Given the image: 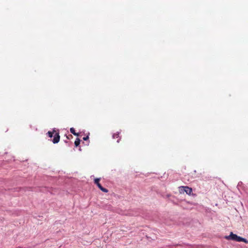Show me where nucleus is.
I'll use <instances>...</instances> for the list:
<instances>
[{"instance_id": "f257e3e1", "label": "nucleus", "mask_w": 248, "mask_h": 248, "mask_svg": "<svg viewBox=\"0 0 248 248\" xmlns=\"http://www.w3.org/2000/svg\"><path fill=\"white\" fill-rule=\"evenodd\" d=\"M47 134L48 137L50 138H52L54 135V138L52 140V141L54 143H57L59 141L60 136L59 135V132H57L56 131L53 130L52 132L48 131L47 132Z\"/></svg>"}, {"instance_id": "f03ea898", "label": "nucleus", "mask_w": 248, "mask_h": 248, "mask_svg": "<svg viewBox=\"0 0 248 248\" xmlns=\"http://www.w3.org/2000/svg\"><path fill=\"white\" fill-rule=\"evenodd\" d=\"M179 188L181 193H184L186 192L187 194L190 195L192 192V188L187 186H181Z\"/></svg>"}, {"instance_id": "7ed1b4c3", "label": "nucleus", "mask_w": 248, "mask_h": 248, "mask_svg": "<svg viewBox=\"0 0 248 248\" xmlns=\"http://www.w3.org/2000/svg\"><path fill=\"white\" fill-rule=\"evenodd\" d=\"M100 180V178H95L94 180V184H95L98 188L103 192L107 193L108 192V190L105 188H104L100 184L99 181Z\"/></svg>"}, {"instance_id": "20e7f679", "label": "nucleus", "mask_w": 248, "mask_h": 248, "mask_svg": "<svg viewBox=\"0 0 248 248\" xmlns=\"http://www.w3.org/2000/svg\"><path fill=\"white\" fill-rule=\"evenodd\" d=\"M233 240L237 242H244L247 244L248 243V241L246 239L238 236L235 234H233Z\"/></svg>"}, {"instance_id": "39448f33", "label": "nucleus", "mask_w": 248, "mask_h": 248, "mask_svg": "<svg viewBox=\"0 0 248 248\" xmlns=\"http://www.w3.org/2000/svg\"><path fill=\"white\" fill-rule=\"evenodd\" d=\"M70 132L72 133L73 135L77 136H79V134L76 132L75 130L73 127L71 128L70 129Z\"/></svg>"}, {"instance_id": "423d86ee", "label": "nucleus", "mask_w": 248, "mask_h": 248, "mask_svg": "<svg viewBox=\"0 0 248 248\" xmlns=\"http://www.w3.org/2000/svg\"><path fill=\"white\" fill-rule=\"evenodd\" d=\"M80 143V140L79 139L77 138L76 139L75 141V145L76 147L78 146Z\"/></svg>"}, {"instance_id": "0eeeda50", "label": "nucleus", "mask_w": 248, "mask_h": 248, "mask_svg": "<svg viewBox=\"0 0 248 248\" xmlns=\"http://www.w3.org/2000/svg\"><path fill=\"white\" fill-rule=\"evenodd\" d=\"M225 238L227 239H232V232H231L229 236H226Z\"/></svg>"}, {"instance_id": "6e6552de", "label": "nucleus", "mask_w": 248, "mask_h": 248, "mask_svg": "<svg viewBox=\"0 0 248 248\" xmlns=\"http://www.w3.org/2000/svg\"><path fill=\"white\" fill-rule=\"evenodd\" d=\"M119 133H115L113 134V139H117V138H119Z\"/></svg>"}, {"instance_id": "1a4fd4ad", "label": "nucleus", "mask_w": 248, "mask_h": 248, "mask_svg": "<svg viewBox=\"0 0 248 248\" xmlns=\"http://www.w3.org/2000/svg\"><path fill=\"white\" fill-rule=\"evenodd\" d=\"M88 139H89V136H86V137H83V140H88Z\"/></svg>"}, {"instance_id": "9d476101", "label": "nucleus", "mask_w": 248, "mask_h": 248, "mask_svg": "<svg viewBox=\"0 0 248 248\" xmlns=\"http://www.w3.org/2000/svg\"><path fill=\"white\" fill-rule=\"evenodd\" d=\"M73 137H72V135H69L68 136H67V138L68 139H70V138H72Z\"/></svg>"}, {"instance_id": "9b49d317", "label": "nucleus", "mask_w": 248, "mask_h": 248, "mask_svg": "<svg viewBox=\"0 0 248 248\" xmlns=\"http://www.w3.org/2000/svg\"><path fill=\"white\" fill-rule=\"evenodd\" d=\"M119 139H118V140H117V142H119Z\"/></svg>"}]
</instances>
